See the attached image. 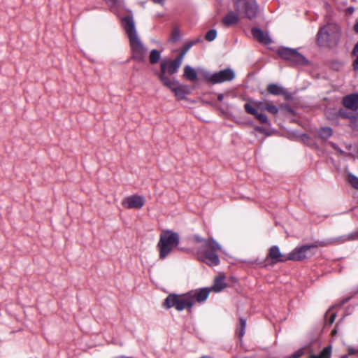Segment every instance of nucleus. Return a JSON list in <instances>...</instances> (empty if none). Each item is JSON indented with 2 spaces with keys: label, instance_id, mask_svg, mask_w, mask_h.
I'll list each match as a JSON object with an SVG mask.
<instances>
[{
  "label": "nucleus",
  "instance_id": "f257e3e1",
  "mask_svg": "<svg viewBox=\"0 0 358 358\" xmlns=\"http://www.w3.org/2000/svg\"><path fill=\"white\" fill-rule=\"evenodd\" d=\"M192 239L196 243H201L200 247L192 248V252L197 260L202 262L210 266L220 264V258L217 252L222 250L221 245L213 238H203L199 235H194Z\"/></svg>",
  "mask_w": 358,
  "mask_h": 358
},
{
  "label": "nucleus",
  "instance_id": "f03ea898",
  "mask_svg": "<svg viewBox=\"0 0 358 358\" xmlns=\"http://www.w3.org/2000/svg\"><path fill=\"white\" fill-rule=\"evenodd\" d=\"M122 23L129 38L132 58L139 62L144 61L147 50L138 38L132 18L126 17Z\"/></svg>",
  "mask_w": 358,
  "mask_h": 358
},
{
  "label": "nucleus",
  "instance_id": "7ed1b4c3",
  "mask_svg": "<svg viewBox=\"0 0 358 358\" xmlns=\"http://www.w3.org/2000/svg\"><path fill=\"white\" fill-rule=\"evenodd\" d=\"M180 238L176 232L166 230L162 232L157 243L159 258L165 259L179 244Z\"/></svg>",
  "mask_w": 358,
  "mask_h": 358
},
{
  "label": "nucleus",
  "instance_id": "20e7f679",
  "mask_svg": "<svg viewBox=\"0 0 358 358\" xmlns=\"http://www.w3.org/2000/svg\"><path fill=\"white\" fill-rule=\"evenodd\" d=\"M193 306L192 296L188 292L184 294H170L163 303V306L165 308H175L178 311L187 309L189 312H191Z\"/></svg>",
  "mask_w": 358,
  "mask_h": 358
},
{
  "label": "nucleus",
  "instance_id": "39448f33",
  "mask_svg": "<svg viewBox=\"0 0 358 358\" xmlns=\"http://www.w3.org/2000/svg\"><path fill=\"white\" fill-rule=\"evenodd\" d=\"M327 245V242L324 241H316L312 244L304 245L301 247L296 248L288 254L287 258L289 260L292 261H302L313 256V252H311V249L317 248L318 247H326Z\"/></svg>",
  "mask_w": 358,
  "mask_h": 358
},
{
  "label": "nucleus",
  "instance_id": "423d86ee",
  "mask_svg": "<svg viewBox=\"0 0 358 358\" xmlns=\"http://www.w3.org/2000/svg\"><path fill=\"white\" fill-rule=\"evenodd\" d=\"M234 6L240 15L249 19L255 17L258 12L255 0H236Z\"/></svg>",
  "mask_w": 358,
  "mask_h": 358
},
{
  "label": "nucleus",
  "instance_id": "0eeeda50",
  "mask_svg": "<svg viewBox=\"0 0 358 358\" xmlns=\"http://www.w3.org/2000/svg\"><path fill=\"white\" fill-rule=\"evenodd\" d=\"M162 83L174 93L178 99H184L186 95L189 94V87L187 85L180 84L176 80L162 76Z\"/></svg>",
  "mask_w": 358,
  "mask_h": 358
},
{
  "label": "nucleus",
  "instance_id": "6e6552de",
  "mask_svg": "<svg viewBox=\"0 0 358 358\" xmlns=\"http://www.w3.org/2000/svg\"><path fill=\"white\" fill-rule=\"evenodd\" d=\"M340 31V28L337 24H329L320 29L317 34V41L320 43H324L331 38H338Z\"/></svg>",
  "mask_w": 358,
  "mask_h": 358
},
{
  "label": "nucleus",
  "instance_id": "1a4fd4ad",
  "mask_svg": "<svg viewBox=\"0 0 358 358\" xmlns=\"http://www.w3.org/2000/svg\"><path fill=\"white\" fill-rule=\"evenodd\" d=\"M234 71L229 69L222 70L213 74L209 73H204V79L213 84L230 81L234 78Z\"/></svg>",
  "mask_w": 358,
  "mask_h": 358
},
{
  "label": "nucleus",
  "instance_id": "9d476101",
  "mask_svg": "<svg viewBox=\"0 0 358 358\" xmlns=\"http://www.w3.org/2000/svg\"><path fill=\"white\" fill-rule=\"evenodd\" d=\"M278 52L282 58L294 64H305L307 62L306 58L294 49L282 48L279 49Z\"/></svg>",
  "mask_w": 358,
  "mask_h": 358
},
{
  "label": "nucleus",
  "instance_id": "9b49d317",
  "mask_svg": "<svg viewBox=\"0 0 358 358\" xmlns=\"http://www.w3.org/2000/svg\"><path fill=\"white\" fill-rule=\"evenodd\" d=\"M182 64L181 57H176L173 61L171 60H163L161 62L160 67L161 72L159 74V79L162 82V77L166 76V73L169 74H174L178 71V69Z\"/></svg>",
  "mask_w": 358,
  "mask_h": 358
},
{
  "label": "nucleus",
  "instance_id": "f8f14e48",
  "mask_svg": "<svg viewBox=\"0 0 358 358\" xmlns=\"http://www.w3.org/2000/svg\"><path fill=\"white\" fill-rule=\"evenodd\" d=\"M122 204L126 208L140 209L144 206L145 199L142 196L134 194L124 198Z\"/></svg>",
  "mask_w": 358,
  "mask_h": 358
},
{
  "label": "nucleus",
  "instance_id": "ddd939ff",
  "mask_svg": "<svg viewBox=\"0 0 358 358\" xmlns=\"http://www.w3.org/2000/svg\"><path fill=\"white\" fill-rule=\"evenodd\" d=\"M267 258H270L273 264L289 260L287 255L282 254L276 245H273L269 249Z\"/></svg>",
  "mask_w": 358,
  "mask_h": 358
},
{
  "label": "nucleus",
  "instance_id": "4468645a",
  "mask_svg": "<svg viewBox=\"0 0 358 358\" xmlns=\"http://www.w3.org/2000/svg\"><path fill=\"white\" fill-rule=\"evenodd\" d=\"M210 292V289L205 287L198 290L190 291L188 293L192 296L193 304H194L195 301L199 303L205 301L208 299Z\"/></svg>",
  "mask_w": 358,
  "mask_h": 358
},
{
  "label": "nucleus",
  "instance_id": "2eb2a0df",
  "mask_svg": "<svg viewBox=\"0 0 358 358\" xmlns=\"http://www.w3.org/2000/svg\"><path fill=\"white\" fill-rule=\"evenodd\" d=\"M252 34L253 37L259 43H262L265 45H268L271 43V39L268 34L266 32H264L263 31L258 28L252 29Z\"/></svg>",
  "mask_w": 358,
  "mask_h": 358
},
{
  "label": "nucleus",
  "instance_id": "dca6fc26",
  "mask_svg": "<svg viewBox=\"0 0 358 358\" xmlns=\"http://www.w3.org/2000/svg\"><path fill=\"white\" fill-rule=\"evenodd\" d=\"M343 103L347 108L356 110L358 109V94H352L345 96Z\"/></svg>",
  "mask_w": 358,
  "mask_h": 358
},
{
  "label": "nucleus",
  "instance_id": "f3484780",
  "mask_svg": "<svg viewBox=\"0 0 358 358\" xmlns=\"http://www.w3.org/2000/svg\"><path fill=\"white\" fill-rule=\"evenodd\" d=\"M244 108L248 113L255 115L259 122L262 123L268 122L266 115L257 111V108L253 107L252 105L245 104Z\"/></svg>",
  "mask_w": 358,
  "mask_h": 358
},
{
  "label": "nucleus",
  "instance_id": "a211bd4d",
  "mask_svg": "<svg viewBox=\"0 0 358 358\" xmlns=\"http://www.w3.org/2000/svg\"><path fill=\"white\" fill-rule=\"evenodd\" d=\"M289 138L292 141H296L303 144L308 145H313V137L316 136H288ZM318 137H321L322 140H325V138H323V136H317Z\"/></svg>",
  "mask_w": 358,
  "mask_h": 358
},
{
  "label": "nucleus",
  "instance_id": "6ab92c4d",
  "mask_svg": "<svg viewBox=\"0 0 358 358\" xmlns=\"http://www.w3.org/2000/svg\"><path fill=\"white\" fill-rule=\"evenodd\" d=\"M340 115L343 118L349 119V122L352 128H358V113L353 112L348 113L343 111H340Z\"/></svg>",
  "mask_w": 358,
  "mask_h": 358
},
{
  "label": "nucleus",
  "instance_id": "aec40b11",
  "mask_svg": "<svg viewBox=\"0 0 358 358\" xmlns=\"http://www.w3.org/2000/svg\"><path fill=\"white\" fill-rule=\"evenodd\" d=\"M238 22V16L231 11L229 12L222 20V23L226 27H231Z\"/></svg>",
  "mask_w": 358,
  "mask_h": 358
},
{
  "label": "nucleus",
  "instance_id": "412c9836",
  "mask_svg": "<svg viewBox=\"0 0 358 358\" xmlns=\"http://www.w3.org/2000/svg\"><path fill=\"white\" fill-rule=\"evenodd\" d=\"M227 284L224 282V278L223 276H218L215 279L214 284L210 289V291L213 290L216 292H219L222 291L224 288H225Z\"/></svg>",
  "mask_w": 358,
  "mask_h": 358
},
{
  "label": "nucleus",
  "instance_id": "4be33fe9",
  "mask_svg": "<svg viewBox=\"0 0 358 358\" xmlns=\"http://www.w3.org/2000/svg\"><path fill=\"white\" fill-rule=\"evenodd\" d=\"M184 76L190 81H195L197 79L196 71L188 65L184 68Z\"/></svg>",
  "mask_w": 358,
  "mask_h": 358
},
{
  "label": "nucleus",
  "instance_id": "5701e85b",
  "mask_svg": "<svg viewBox=\"0 0 358 358\" xmlns=\"http://www.w3.org/2000/svg\"><path fill=\"white\" fill-rule=\"evenodd\" d=\"M246 327V321L243 317L239 319V323L237 326L236 329V334L238 336L241 338L245 334V330Z\"/></svg>",
  "mask_w": 358,
  "mask_h": 358
},
{
  "label": "nucleus",
  "instance_id": "b1692460",
  "mask_svg": "<svg viewBox=\"0 0 358 358\" xmlns=\"http://www.w3.org/2000/svg\"><path fill=\"white\" fill-rule=\"evenodd\" d=\"M267 91L268 93L274 95H278L283 92L282 87L275 84L268 85L267 87Z\"/></svg>",
  "mask_w": 358,
  "mask_h": 358
},
{
  "label": "nucleus",
  "instance_id": "393cba45",
  "mask_svg": "<svg viewBox=\"0 0 358 358\" xmlns=\"http://www.w3.org/2000/svg\"><path fill=\"white\" fill-rule=\"evenodd\" d=\"M265 110L272 115H276L278 113V107L271 101H266Z\"/></svg>",
  "mask_w": 358,
  "mask_h": 358
},
{
  "label": "nucleus",
  "instance_id": "a878e982",
  "mask_svg": "<svg viewBox=\"0 0 358 358\" xmlns=\"http://www.w3.org/2000/svg\"><path fill=\"white\" fill-rule=\"evenodd\" d=\"M160 58V52L157 50H152L149 56L150 62L151 64H156Z\"/></svg>",
  "mask_w": 358,
  "mask_h": 358
},
{
  "label": "nucleus",
  "instance_id": "bb28decb",
  "mask_svg": "<svg viewBox=\"0 0 358 358\" xmlns=\"http://www.w3.org/2000/svg\"><path fill=\"white\" fill-rule=\"evenodd\" d=\"M331 347L330 345L325 347L316 358H331Z\"/></svg>",
  "mask_w": 358,
  "mask_h": 358
},
{
  "label": "nucleus",
  "instance_id": "cd10ccee",
  "mask_svg": "<svg viewBox=\"0 0 358 358\" xmlns=\"http://www.w3.org/2000/svg\"><path fill=\"white\" fill-rule=\"evenodd\" d=\"M347 181L352 187L358 190V178L352 173L348 174Z\"/></svg>",
  "mask_w": 358,
  "mask_h": 358
},
{
  "label": "nucleus",
  "instance_id": "c85d7f7f",
  "mask_svg": "<svg viewBox=\"0 0 358 358\" xmlns=\"http://www.w3.org/2000/svg\"><path fill=\"white\" fill-rule=\"evenodd\" d=\"M246 104L252 105L253 107L257 108V111L259 112V110H265V106H266V101H250L249 103H247Z\"/></svg>",
  "mask_w": 358,
  "mask_h": 358
},
{
  "label": "nucleus",
  "instance_id": "c756f323",
  "mask_svg": "<svg viewBox=\"0 0 358 358\" xmlns=\"http://www.w3.org/2000/svg\"><path fill=\"white\" fill-rule=\"evenodd\" d=\"M352 52L353 55L356 57V59L353 62V67L355 71H358V43L354 47Z\"/></svg>",
  "mask_w": 358,
  "mask_h": 358
},
{
  "label": "nucleus",
  "instance_id": "7c9ffc66",
  "mask_svg": "<svg viewBox=\"0 0 358 358\" xmlns=\"http://www.w3.org/2000/svg\"><path fill=\"white\" fill-rule=\"evenodd\" d=\"M216 31L215 29H211L206 33V39L208 41H212L216 38Z\"/></svg>",
  "mask_w": 358,
  "mask_h": 358
},
{
  "label": "nucleus",
  "instance_id": "2f4dec72",
  "mask_svg": "<svg viewBox=\"0 0 358 358\" xmlns=\"http://www.w3.org/2000/svg\"><path fill=\"white\" fill-rule=\"evenodd\" d=\"M192 45V43H188V44H186L185 45H184V47L182 48V52L180 53V55H178L177 57H181V62H182L184 56L189 51V50L191 48Z\"/></svg>",
  "mask_w": 358,
  "mask_h": 358
},
{
  "label": "nucleus",
  "instance_id": "473e14b6",
  "mask_svg": "<svg viewBox=\"0 0 358 358\" xmlns=\"http://www.w3.org/2000/svg\"><path fill=\"white\" fill-rule=\"evenodd\" d=\"M356 355H358V349H355L352 347H349L348 348V354H346L345 355H348V357L349 356Z\"/></svg>",
  "mask_w": 358,
  "mask_h": 358
},
{
  "label": "nucleus",
  "instance_id": "72a5a7b5",
  "mask_svg": "<svg viewBox=\"0 0 358 358\" xmlns=\"http://www.w3.org/2000/svg\"><path fill=\"white\" fill-rule=\"evenodd\" d=\"M303 354V349H299L297 351H296L295 352H294L289 358H299L302 356V355Z\"/></svg>",
  "mask_w": 358,
  "mask_h": 358
},
{
  "label": "nucleus",
  "instance_id": "f704fd0d",
  "mask_svg": "<svg viewBox=\"0 0 358 358\" xmlns=\"http://www.w3.org/2000/svg\"><path fill=\"white\" fill-rule=\"evenodd\" d=\"M322 134H331L332 131L329 127H324L322 129Z\"/></svg>",
  "mask_w": 358,
  "mask_h": 358
},
{
  "label": "nucleus",
  "instance_id": "c9c22d12",
  "mask_svg": "<svg viewBox=\"0 0 358 358\" xmlns=\"http://www.w3.org/2000/svg\"><path fill=\"white\" fill-rule=\"evenodd\" d=\"M106 1L110 6H113L117 3V1L119 0H106Z\"/></svg>",
  "mask_w": 358,
  "mask_h": 358
},
{
  "label": "nucleus",
  "instance_id": "e433bc0d",
  "mask_svg": "<svg viewBox=\"0 0 358 358\" xmlns=\"http://www.w3.org/2000/svg\"><path fill=\"white\" fill-rule=\"evenodd\" d=\"M352 240L358 239V230L352 234Z\"/></svg>",
  "mask_w": 358,
  "mask_h": 358
},
{
  "label": "nucleus",
  "instance_id": "4c0bfd02",
  "mask_svg": "<svg viewBox=\"0 0 358 358\" xmlns=\"http://www.w3.org/2000/svg\"><path fill=\"white\" fill-rule=\"evenodd\" d=\"M335 315L334 314H332L330 317V319H329V322L331 324L334 322V320H335Z\"/></svg>",
  "mask_w": 358,
  "mask_h": 358
},
{
  "label": "nucleus",
  "instance_id": "58836bf2",
  "mask_svg": "<svg viewBox=\"0 0 358 358\" xmlns=\"http://www.w3.org/2000/svg\"><path fill=\"white\" fill-rule=\"evenodd\" d=\"M354 29L356 32L358 33V22L355 24Z\"/></svg>",
  "mask_w": 358,
  "mask_h": 358
},
{
  "label": "nucleus",
  "instance_id": "ea45409f",
  "mask_svg": "<svg viewBox=\"0 0 358 358\" xmlns=\"http://www.w3.org/2000/svg\"><path fill=\"white\" fill-rule=\"evenodd\" d=\"M223 98H224V96L222 94H220L217 96V99L219 101H222Z\"/></svg>",
  "mask_w": 358,
  "mask_h": 358
},
{
  "label": "nucleus",
  "instance_id": "a19ab883",
  "mask_svg": "<svg viewBox=\"0 0 358 358\" xmlns=\"http://www.w3.org/2000/svg\"><path fill=\"white\" fill-rule=\"evenodd\" d=\"M155 3H163L164 0H152Z\"/></svg>",
  "mask_w": 358,
  "mask_h": 358
},
{
  "label": "nucleus",
  "instance_id": "79ce46f5",
  "mask_svg": "<svg viewBox=\"0 0 358 358\" xmlns=\"http://www.w3.org/2000/svg\"><path fill=\"white\" fill-rule=\"evenodd\" d=\"M341 358H348V355H342Z\"/></svg>",
  "mask_w": 358,
  "mask_h": 358
},
{
  "label": "nucleus",
  "instance_id": "37998d69",
  "mask_svg": "<svg viewBox=\"0 0 358 358\" xmlns=\"http://www.w3.org/2000/svg\"><path fill=\"white\" fill-rule=\"evenodd\" d=\"M309 358H316V356L315 355H312Z\"/></svg>",
  "mask_w": 358,
  "mask_h": 358
}]
</instances>
